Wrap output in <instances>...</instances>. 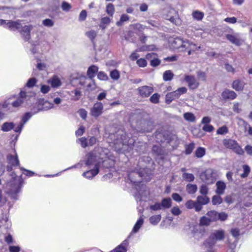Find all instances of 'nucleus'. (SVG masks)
<instances>
[{
    "label": "nucleus",
    "mask_w": 252,
    "mask_h": 252,
    "mask_svg": "<svg viewBox=\"0 0 252 252\" xmlns=\"http://www.w3.org/2000/svg\"><path fill=\"white\" fill-rule=\"evenodd\" d=\"M151 171L148 168L140 169L128 172V178L134 186L137 191V199L141 200L143 191L146 189L145 185L141 184L142 181L149 182L151 180Z\"/></svg>",
    "instance_id": "1"
},
{
    "label": "nucleus",
    "mask_w": 252,
    "mask_h": 252,
    "mask_svg": "<svg viewBox=\"0 0 252 252\" xmlns=\"http://www.w3.org/2000/svg\"><path fill=\"white\" fill-rule=\"evenodd\" d=\"M109 142L118 153H125L134 146V140L129 138L125 131L119 130L114 133H111L108 137Z\"/></svg>",
    "instance_id": "2"
},
{
    "label": "nucleus",
    "mask_w": 252,
    "mask_h": 252,
    "mask_svg": "<svg viewBox=\"0 0 252 252\" xmlns=\"http://www.w3.org/2000/svg\"><path fill=\"white\" fill-rule=\"evenodd\" d=\"M36 102L35 94L34 92L21 91L19 96L15 100L12 101L9 98L5 100L2 104V107L10 109V106L13 107L18 108L24 107L29 108Z\"/></svg>",
    "instance_id": "3"
},
{
    "label": "nucleus",
    "mask_w": 252,
    "mask_h": 252,
    "mask_svg": "<svg viewBox=\"0 0 252 252\" xmlns=\"http://www.w3.org/2000/svg\"><path fill=\"white\" fill-rule=\"evenodd\" d=\"M154 134L156 140L158 143L166 142L171 145L174 141L175 144H178V140L176 135L165 130L163 127L157 129Z\"/></svg>",
    "instance_id": "4"
},
{
    "label": "nucleus",
    "mask_w": 252,
    "mask_h": 252,
    "mask_svg": "<svg viewBox=\"0 0 252 252\" xmlns=\"http://www.w3.org/2000/svg\"><path fill=\"white\" fill-rule=\"evenodd\" d=\"M11 179L7 182L6 187L9 189V192L11 194V197L17 199L16 194L20 191L23 184V179L16 176L14 172L10 174Z\"/></svg>",
    "instance_id": "5"
},
{
    "label": "nucleus",
    "mask_w": 252,
    "mask_h": 252,
    "mask_svg": "<svg viewBox=\"0 0 252 252\" xmlns=\"http://www.w3.org/2000/svg\"><path fill=\"white\" fill-rule=\"evenodd\" d=\"M138 119L136 123V129L141 133L150 132L154 128V123L152 121L141 119V115H135L134 116Z\"/></svg>",
    "instance_id": "6"
},
{
    "label": "nucleus",
    "mask_w": 252,
    "mask_h": 252,
    "mask_svg": "<svg viewBox=\"0 0 252 252\" xmlns=\"http://www.w3.org/2000/svg\"><path fill=\"white\" fill-rule=\"evenodd\" d=\"M200 178L205 184L212 185L217 179L216 170L210 168H207L200 173Z\"/></svg>",
    "instance_id": "7"
},
{
    "label": "nucleus",
    "mask_w": 252,
    "mask_h": 252,
    "mask_svg": "<svg viewBox=\"0 0 252 252\" xmlns=\"http://www.w3.org/2000/svg\"><path fill=\"white\" fill-rule=\"evenodd\" d=\"M224 238V231L222 230H217L211 234L203 245L205 247L211 249L215 244L217 241L222 240Z\"/></svg>",
    "instance_id": "8"
},
{
    "label": "nucleus",
    "mask_w": 252,
    "mask_h": 252,
    "mask_svg": "<svg viewBox=\"0 0 252 252\" xmlns=\"http://www.w3.org/2000/svg\"><path fill=\"white\" fill-rule=\"evenodd\" d=\"M223 144L226 148L232 149L235 153L239 155H243L244 154V151L234 140L225 139L223 141Z\"/></svg>",
    "instance_id": "9"
},
{
    "label": "nucleus",
    "mask_w": 252,
    "mask_h": 252,
    "mask_svg": "<svg viewBox=\"0 0 252 252\" xmlns=\"http://www.w3.org/2000/svg\"><path fill=\"white\" fill-rule=\"evenodd\" d=\"M172 45L177 49H181V51H185L186 49L190 48L191 46H195V44L192 43L188 40H183L179 37L174 38L172 42Z\"/></svg>",
    "instance_id": "10"
},
{
    "label": "nucleus",
    "mask_w": 252,
    "mask_h": 252,
    "mask_svg": "<svg viewBox=\"0 0 252 252\" xmlns=\"http://www.w3.org/2000/svg\"><path fill=\"white\" fill-rule=\"evenodd\" d=\"M138 94L142 97H148L153 92L154 88L149 86H143L137 89Z\"/></svg>",
    "instance_id": "11"
},
{
    "label": "nucleus",
    "mask_w": 252,
    "mask_h": 252,
    "mask_svg": "<svg viewBox=\"0 0 252 252\" xmlns=\"http://www.w3.org/2000/svg\"><path fill=\"white\" fill-rule=\"evenodd\" d=\"M32 29V25H25L24 27L22 26L21 29L19 30L25 41H28L31 39V32Z\"/></svg>",
    "instance_id": "12"
},
{
    "label": "nucleus",
    "mask_w": 252,
    "mask_h": 252,
    "mask_svg": "<svg viewBox=\"0 0 252 252\" xmlns=\"http://www.w3.org/2000/svg\"><path fill=\"white\" fill-rule=\"evenodd\" d=\"M103 106L101 102H96L94 104L91 110V115L95 118H97L102 113Z\"/></svg>",
    "instance_id": "13"
},
{
    "label": "nucleus",
    "mask_w": 252,
    "mask_h": 252,
    "mask_svg": "<svg viewBox=\"0 0 252 252\" xmlns=\"http://www.w3.org/2000/svg\"><path fill=\"white\" fill-rule=\"evenodd\" d=\"M85 164L87 166L94 165V168H95V165H98L99 166L97 157L94 153L90 152L86 155Z\"/></svg>",
    "instance_id": "14"
},
{
    "label": "nucleus",
    "mask_w": 252,
    "mask_h": 252,
    "mask_svg": "<svg viewBox=\"0 0 252 252\" xmlns=\"http://www.w3.org/2000/svg\"><path fill=\"white\" fill-rule=\"evenodd\" d=\"M205 233V230L204 228L200 226H195L193 227V229L192 230V233L193 237L199 240L203 237Z\"/></svg>",
    "instance_id": "15"
},
{
    "label": "nucleus",
    "mask_w": 252,
    "mask_h": 252,
    "mask_svg": "<svg viewBox=\"0 0 252 252\" xmlns=\"http://www.w3.org/2000/svg\"><path fill=\"white\" fill-rule=\"evenodd\" d=\"M5 27L9 29L11 31H19L22 27V24H21L19 20L17 21L9 20L6 22Z\"/></svg>",
    "instance_id": "16"
},
{
    "label": "nucleus",
    "mask_w": 252,
    "mask_h": 252,
    "mask_svg": "<svg viewBox=\"0 0 252 252\" xmlns=\"http://www.w3.org/2000/svg\"><path fill=\"white\" fill-rule=\"evenodd\" d=\"M185 80L188 83V86L190 89H195L199 86V83L197 81L195 77L193 76L187 75L185 78Z\"/></svg>",
    "instance_id": "17"
},
{
    "label": "nucleus",
    "mask_w": 252,
    "mask_h": 252,
    "mask_svg": "<svg viewBox=\"0 0 252 252\" xmlns=\"http://www.w3.org/2000/svg\"><path fill=\"white\" fill-rule=\"evenodd\" d=\"M237 95L233 91L225 89L221 93V97L223 99L233 100L236 98Z\"/></svg>",
    "instance_id": "18"
},
{
    "label": "nucleus",
    "mask_w": 252,
    "mask_h": 252,
    "mask_svg": "<svg viewBox=\"0 0 252 252\" xmlns=\"http://www.w3.org/2000/svg\"><path fill=\"white\" fill-rule=\"evenodd\" d=\"M14 152L15 153V155L8 154L6 158L8 163L13 166H18L20 164L17 154L15 151H14Z\"/></svg>",
    "instance_id": "19"
},
{
    "label": "nucleus",
    "mask_w": 252,
    "mask_h": 252,
    "mask_svg": "<svg viewBox=\"0 0 252 252\" xmlns=\"http://www.w3.org/2000/svg\"><path fill=\"white\" fill-rule=\"evenodd\" d=\"M99 172V166L98 165H95V168L93 169L89 170L83 173V176L87 179H92Z\"/></svg>",
    "instance_id": "20"
},
{
    "label": "nucleus",
    "mask_w": 252,
    "mask_h": 252,
    "mask_svg": "<svg viewBox=\"0 0 252 252\" xmlns=\"http://www.w3.org/2000/svg\"><path fill=\"white\" fill-rule=\"evenodd\" d=\"M216 186L217 187L216 193L218 195L224 194L226 189L225 184L222 181H219L216 183Z\"/></svg>",
    "instance_id": "21"
},
{
    "label": "nucleus",
    "mask_w": 252,
    "mask_h": 252,
    "mask_svg": "<svg viewBox=\"0 0 252 252\" xmlns=\"http://www.w3.org/2000/svg\"><path fill=\"white\" fill-rule=\"evenodd\" d=\"M245 85V83L243 81L237 79L233 82L232 87L236 91H240L243 90Z\"/></svg>",
    "instance_id": "22"
},
{
    "label": "nucleus",
    "mask_w": 252,
    "mask_h": 252,
    "mask_svg": "<svg viewBox=\"0 0 252 252\" xmlns=\"http://www.w3.org/2000/svg\"><path fill=\"white\" fill-rule=\"evenodd\" d=\"M98 67L95 65L90 66L87 70V76L90 79H93L95 76L96 73L98 72Z\"/></svg>",
    "instance_id": "23"
},
{
    "label": "nucleus",
    "mask_w": 252,
    "mask_h": 252,
    "mask_svg": "<svg viewBox=\"0 0 252 252\" xmlns=\"http://www.w3.org/2000/svg\"><path fill=\"white\" fill-rule=\"evenodd\" d=\"M177 92L175 91L174 92H172L167 94L165 96V102L169 104H170L174 99L179 98Z\"/></svg>",
    "instance_id": "24"
},
{
    "label": "nucleus",
    "mask_w": 252,
    "mask_h": 252,
    "mask_svg": "<svg viewBox=\"0 0 252 252\" xmlns=\"http://www.w3.org/2000/svg\"><path fill=\"white\" fill-rule=\"evenodd\" d=\"M128 242L127 240H124L123 243L113 250V252H126L127 251L126 246Z\"/></svg>",
    "instance_id": "25"
},
{
    "label": "nucleus",
    "mask_w": 252,
    "mask_h": 252,
    "mask_svg": "<svg viewBox=\"0 0 252 252\" xmlns=\"http://www.w3.org/2000/svg\"><path fill=\"white\" fill-rule=\"evenodd\" d=\"M41 103H37V100L36 99V102L34 104H33L31 107L29 108L31 110V113H32V115H34L36 114L39 111H42L41 108Z\"/></svg>",
    "instance_id": "26"
},
{
    "label": "nucleus",
    "mask_w": 252,
    "mask_h": 252,
    "mask_svg": "<svg viewBox=\"0 0 252 252\" xmlns=\"http://www.w3.org/2000/svg\"><path fill=\"white\" fill-rule=\"evenodd\" d=\"M15 125L13 122H5L1 126V129L4 132H7L14 129Z\"/></svg>",
    "instance_id": "27"
},
{
    "label": "nucleus",
    "mask_w": 252,
    "mask_h": 252,
    "mask_svg": "<svg viewBox=\"0 0 252 252\" xmlns=\"http://www.w3.org/2000/svg\"><path fill=\"white\" fill-rule=\"evenodd\" d=\"M226 38L232 43L237 45L240 46L241 45V42L239 38L236 37L235 36L232 34H227L226 35Z\"/></svg>",
    "instance_id": "28"
},
{
    "label": "nucleus",
    "mask_w": 252,
    "mask_h": 252,
    "mask_svg": "<svg viewBox=\"0 0 252 252\" xmlns=\"http://www.w3.org/2000/svg\"><path fill=\"white\" fill-rule=\"evenodd\" d=\"M171 199L169 197L162 199L160 205L162 209H168L171 206Z\"/></svg>",
    "instance_id": "29"
},
{
    "label": "nucleus",
    "mask_w": 252,
    "mask_h": 252,
    "mask_svg": "<svg viewBox=\"0 0 252 252\" xmlns=\"http://www.w3.org/2000/svg\"><path fill=\"white\" fill-rule=\"evenodd\" d=\"M143 223L144 220L142 217H140V218L136 221L135 225H134L131 233H137L139 231L142 225H143Z\"/></svg>",
    "instance_id": "30"
},
{
    "label": "nucleus",
    "mask_w": 252,
    "mask_h": 252,
    "mask_svg": "<svg viewBox=\"0 0 252 252\" xmlns=\"http://www.w3.org/2000/svg\"><path fill=\"white\" fill-rule=\"evenodd\" d=\"M152 151L158 156H164L165 155V151L158 145H154L152 148Z\"/></svg>",
    "instance_id": "31"
},
{
    "label": "nucleus",
    "mask_w": 252,
    "mask_h": 252,
    "mask_svg": "<svg viewBox=\"0 0 252 252\" xmlns=\"http://www.w3.org/2000/svg\"><path fill=\"white\" fill-rule=\"evenodd\" d=\"M48 83H50L53 88H57L61 85V82L60 79L56 76H54L49 79Z\"/></svg>",
    "instance_id": "32"
},
{
    "label": "nucleus",
    "mask_w": 252,
    "mask_h": 252,
    "mask_svg": "<svg viewBox=\"0 0 252 252\" xmlns=\"http://www.w3.org/2000/svg\"><path fill=\"white\" fill-rule=\"evenodd\" d=\"M206 215L208 217L211 222L216 221L218 220V212L215 210L208 211Z\"/></svg>",
    "instance_id": "33"
},
{
    "label": "nucleus",
    "mask_w": 252,
    "mask_h": 252,
    "mask_svg": "<svg viewBox=\"0 0 252 252\" xmlns=\"http://www.w3.org/2000/svg\"><path fill=\"white\" fill-rule=\"evenodd\" d=\"M196 201L202 205H206L210 202V198L206 195H199Z\"/></svg>",
    "instance_id": "34"
},
{
    "label": "nucleus",
    "mask_w": 252,
    "mask_h": 252,
    "mask_svg": "<svg viewBox=\"0 0 252 252\" xmlns=\"http://www.w3.org/2000/svg\"><path fill=\"white\" fill-rule=\"evenodd\" d=\"M211 221L207 216H203L200 218L199 220V224L198 226H200L201 227L203 226H209L211 223Z\"/></svg>",
    "instance_id": "35"
},
{
    "label": "nucleus",
    "mask_w": 252,
    "mask_h": 252,
    "mask_svg": "<svg viewBox=\"0 0 252 252\" xmlns=\"http://www.w3.org/2000/svg\"><path fill=\"white\" fill-rule=\"evenodd\" d=\"M197 189L196 185L188 184L186 186V190L189 194H193L195 193Z\"/></svg>",
    "instance_id": "36"
},
{
    "label": "nucleus",
    "mask_w": 252,
    "mask_h": 252,
    "mask_svg": "<svg viewBox=\"0 0 252 252\" xmlns=\"http://www.w3.org/2000/svg\"><path fill=\"white\" fill-rule=\"evenodd\" d=\"M206 153V150L204 148L199 147L195 150L194 154L197 158L203 157Z\"/></svg>",
    "instance_id": "37"
},
{
    "label": "nucleus",
    "mask_w": 252,
    "mask_h": 252,
    "mask_svg": "<svg viewBox=\"0 0 252 252\" xmlns=\"http://www.w3.org/2000/svg\"><path fill=\"white\" fill-rule=\"evenodd\" d=\"M110 22V19L108 17H103L100 20V23L99 25L100 28L104 30L106 27L107 25Z\"/></svg>",
    "instance_id": "38"
},
{
    "label": "nucleus",
    "mask_w": 252,
    "mask_h": 252,
    "mask_svg": "<svg viewBox=\"0 0 252 252\" xmlns=\"http://www.w3.org/2000/svg\"><path fill=\"white\" fill-rule=\"evenodd\" d=\"M174 76V74L173 72L170 70H168L165 71L163 74V79L165 81H168L171 80Z\"/></svg>",
    "instance_id": "39"
},
{
    "label": "nucleus",
    "mask_w": 252,
    "mask_h": 252,
    "mask_svg": "<svg viewBox=\"0 0 252 252\" xmlns=\"http://www.w3.org/2000/svg\"><path fill=\"white\" fill-rule=\"evenodd\" d=\"M182 178L184 180L189 182H193L195 179L193 174L189 173H184L182 175Z\"/></svg>",
    "instance_id": "40"
},
{
    "label": "nucleus",
    "mask_w": 252,
    "mask_h": 252,
    "mask_svg": "<svg viewBox=\"0 0 252 252\" xmlns=\"http://www.w3.org/2000/svg\"><path fill=\"white\" fill-rule=\"evenodd\" d=\"M242 167L243 169V173L241 174L240 176L242 178H245L249 175L251 171V168L250 166L247 164L243 165Z\"/></svg>",
    "instance_id": "41"
},
{
    "label": "nucleus",
    "mask_w": 252,
    "mask_h": 252,
    "mask_svg": "<svg viewBox=\"0 0 252 252\" xmlns=\"http://www.w3.org/2000/svg\"><path fill=\"white\" fill-rule=\"evenodd\" d=\"M129 19V16L126 14H123L121 15L120 20L117 21L116 24L118 27L122 26L123 25L124 22L128 21Z\"/></svg>",
    "instance_id": "42"
},
{
    "label": "nucleus",
    "mask_w": 252,
    "mask_h": 252,
    "mask_svg": "<svg viewBox=\"0 0 252 252\" xmlns=\"http://www.w3.org/2000/svg\"><path fill=\"white\" fill-rule=\"evenodd\" d=\"M220 195H215L212 197V202L214 205L220 204L222 202V198L220 196Z\"/></svg>",
    "instance_id": "43"
},
{
    "label": "nucleus",
    "mask_w": 252,
    "mask_h": 252,
    "mask_svg": "<svg viewBox=\"0 0 252 252\" xmlns=\"http://www.w3.org/2000/svg\"><path fill=\"white\" fill-rule=\"evenodd\" d=\"M97 32L94 30H91L86 32V36L89 37L93 44L94 40L97 35Z\"/></svg>",
    "instance_id": "44"
},
{
    "label": "nucleus",
    "mask_w": 252,
    "mask_h": 252,
    "mask_svg": "<svg viewBox=\"0 0 252 252\" xmlns=\"http://www.w3.org/2000/svg\"><path fill=\"white\" fill-rule=\"evenodd\" d=\"M161 218V217L160 215L153 216L149 219L150 222L152 224L156 225L160 220Z\"/></svg>",
    "instance_id": "45"
},
{
    "label": "nucleus",
    "mask_w": 252,
    "mask_h": 252,
    "mask_svg": "<svg viewBox=\"0 0 252 252\" xmlns=\"http://www.w3.org/2000/svg\"><path fill=\"white\" fill-rule=\"evenodd\" d=\"M192 17L194 19L200 21L204 17V13L198 10L194 11L192 14Z\"/></svg>",
    "instance_id": "46"
},
{
    "label": "nucleus",
    "mask_w": 252,
    "mask_h": 252,
    "mask_svg": "<svg viewBox=\"0 0 252 252\" xmlns=\"http://www.w3.org/2000/svg\"><path fill=\"white\" fill-rule=\"evenodd\" d=\"M184 119L190 122H194L195 120V117L194 115L190 112L185 113L184 114Z\"/></svg>",
    "instance_id": "47"
},
{
    "label": "nucleus",
    "mask_w": 252,
    "mask_h": 252,
    "mask_svg": "<svg viewBox=\"0 0 252 252\" xmlns=\"http://www.w3.org/2000/svg\"><path fill=\"white\" fill-rule=\"evenodd\" d=\"M194 143L192 142L185 146V153L186 155H190L194 148Z\"/></svg>",
    "instance_id": "48"
},
{
    "label": "nucleus",
    "mask_w": 252,
    "mask_h": 252,
    "mask_svg": "<svg viewBox=\"0 0 252 252\" xmlns=\"http://www.w3.org/2000/svg\"><path fill=\"white\" fill-rule=\"evenodd\" d=\"M106 11L109 15L112 16L115 11L114 5L111 3H108L106 6Z\"/></svg>",
    "instance_id": "49"
},
{
    "label": "nucleus",
    "mask_w": 252,
    "mask_h": 252,
    "mask_svg": "<svg viewBox=\"0 0 252 252\" xmlns=\"http://www.w3.org/2000/svg\"><path fill=\"white\" fill-rule=\"evenodd\" d=\"M160 95L158 93L154 94L150 98V101L154 104H158L159 102Z\"/></svg>",
    "instance_id": "50"
},
{
    "label": "nucleus",
    "mask_w": 252,
    "mask_h": 252,
    "mask_svg": "<svg viewBox=\"0 0 252 252\" xmlns=\"http://www.w3.org/2000/svg\"><path fill=\"white\" fill-rule=\"evenodd\" d=\"M53 107V104L45 101L42 105L41 108L42 111H47Z\"/></svg>",
    "instance_id": "51"
},
{
    "label": "nucleus",
    "mask_w": 252,
    "mask_h": 252,
    "mask_svg": "<svg viewBox=\"0 0 252 252\" xmlns=\"http://www.w3.org/2000/svg\"><path fill=\"white\" fill-rule=\"evenodd\" d=\"M77 141L79 142L82 148H86L89 146L88 141L87 138L85 137H81L77 139Z\"/></svg>",
    "instance_id": "52"
},
{
    "label": "nucleus",
    "mask_w": 252,
    "mask_h": 252,
    "mask_svg": "<svg viewBox=\"0 0 252 252\" xmlns=\"http://www.w3.org/2000/svg\"><path fill=\"white\" fill-rule=\"evenodd\" d=\"M228 132V129L226 126H223L219 127L217 130V133L218 134H224L227 133Z\"/></svg>",
    "instance_id": "53"
},
{
    "label": "nucleus",
    "mask_w": 252,
    "mask_h": 252,
    "mask_svg": "<svg viewBox=\"0 0 252 252\" xmlns=\"http://www.w3.org/2000/svg\"><path fill=\"white\" fill-rule=\"evenodd\" d=\"M32 113L29 112H26L22 117L21 123H23L24 124L32 117Z\"/></svg>",
    "instance_id": "54"
},
{
    "label": "nucleus",
    "mask_w": 252,
    "mask_h": 252,
    "mask_svg": "<svg viewBox=\"0 0 252 252\" xmlns=\"http://www.w3.org/2000/svg\"><path fill=\"white\" fill-rule=\"evenodd\" d=\"M110 76L112 79L118 80L120 78V73L117 69H114L110 72Z\"/></svg>",
    "instance_id": "55"
},
{
    "label": "nucleus",
    "mask_w": 252,
    "mask_h": 252,
    "mask_svg": "<svg viewBox=\"0 0 252 252\" xmlns=\"http://www.w3.org/2000/svg\"><path fill=\"white\" fill-rule=\"evenodd\" d=\"M199 192L203 195H206L208 193V188L206 185H202L199 189Z\"/></svg>",
    "instance_id": "56"
},
{
    "label": "nucleus",
    "mask_w": 252,
    "mask_h": 252,
    "mask_svg": "<svg viewBox=\"0 0 252 252\" xmlns=\"http://www.w3.org/2000/svg\"><path fill=\"white\" fill-rule=\"evenodd\" d=\"M150 65L153 67H156L160 64L161 63V61L158 59V58H157L156 57H154L153 59H151L150 61Z\"/></svg>",
    "instance_id": "57"
},
{
    "label": "nucleus",
    "mask_w": 252,
    "mask_h": 252,
    "mask_svg": "<svg viewBox=\"0 0 252 252\" xmlns=\"http://www.w3.org/2000/svg\"><path fill=\"white\" fill-rule=\"evenodd\" d=\"M228 218L227 214L224 212L218 213V220L224 221L227 220Z\"/></svg>",
    "instance_id": "58"
},
{
    "label": "nucleus",
    "mask_w": 252,
    "mask_h": 252,
    "mask_svg": "<svg viewBox=\"0 0 252 252\" xmlns=\"http://www.w3.org/2000/svg\"><path fill=\"white\" fill-rule=\"evenodd\" d=\"M61 7L63 11L67 12L71 9V6L69 3L63 1L62 3Z\"/></svg>",
    "instance_id": "59"
},
{
    "label": "nucleus",
    "mask_w": 252,
    "mask_h": 252,
    "mask_svg": "<svg viewBox=\"0 0 252 252\" xmlns=\"http://www.w3.org/2000/svg\"><path fill=\"white\" fill-rule=\"evenodd\" d=\"M97 78L100 80L103 81L107 80L108 79V77L107 74L103 71L98 72L97 73Z\"/></svg>",
    "instance_id": "60"
},
{
    "label": "nucleus",
    "mask_w": 252,
    "mask_h": 252,
    "mask_svg": "<svg viewBox=\"0 0 252 252\" xmlns=\"http://www.w3.org/2000/svg\"><path fill=\"white\" fill-rule=\"evenodd\" d=\"M36 82L37 80L35 78H31L28 80L27 83V86L29 88H32L35 85Z\"/></svg>",
    "instance_id": "61"
},
{
    "label": "nucleus",
    "mask_w": 252,
    "mask_h": 252,
    "mask_svg": "<svg viewBox=\"0 0 252 252\" xmlns=\"http://www.w3.org/2000/svg\"><path fill=\"white\" fill-rule=\"evenodd\" d=\"M136 63L139 66L141 67H145L147 64L146 60L143 58H140V59L137 60Z\"/></svg>",
    "instance_id": "62"
},
{
    "label": "nucleus",
    "mask_w": 252,
    "mask_h": 252,
    "mask_svg": "<svg viewBox=\"0 0 252 252\" xmlns=\"http://www.w3.org/2000/svg\"><path fill=\"white\" fill-rule=\"evenodd\" d=\"M172 198L174 201L178 202H181L183 200V198L178 193H172Z\"/></svg>",
    "instance_id": "63"
},
{
    "label": "nucleus",
    "mask_w": 252,
    "mask_h": 252,
    "mask_svg": "<svg viewBox=\"0 0 252 252\" xmlns=\"http://www.w3.org/2000/svg\"><path fill=\"white\" fill-rule=\"evenodd\" d=\"M43 24L46 27H51L54 25V22L50 19H46L43 21Z\"/></svg>",
    "instance_id": "64"
}]
</instances>
